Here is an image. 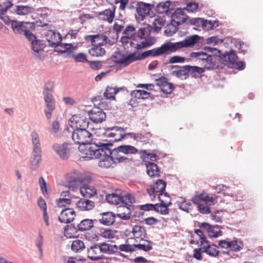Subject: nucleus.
Wrapping results in <instances>:
<instances>
[{
	"label": "nucleus",
	"instance_id": "1",
	"mask_svg": "<svg viewBox=\"0 0 263 263\" xmlns=\"http://www.w3.org/2000/svg\"><path fill=\"white\" fill-rule=\"evenodd\" d=\"M199 39L198 35H193L176 43L166 42L160 47L147 50L141 53H135V60L136 61L144 60L148 57H155L163 54H168L175 52L182 48L192 47L197 43Z\"/></svg>",
	"mask_w": 263,
	"mask_h": 263
},
{
	"label": "nucleus",
	"instance_id": "43",
	"mask_svg": "<svg viewBox=\"0 0 263 263\" xmlns=\"http://www.w3.org/2000/svg\"><path fill=\"white\" fill-rule=\"evenodd\" d=\"M85 248V245L82 240L76 239L72 241L71 249L73 252L79 253L84 250Z\"/></svg>",
	"mask_w": 263,
	"mask_h": 263
},
{
	"label": "nucleus",
	"instance_id": "14",
	"mask_svg": "<svg viewBox=\"0 0 263 263\" xmlns=\"http://www.w3.org/2000/svg\"><path fill=\"white\" fill-rule=\"evenodd\" d=\"M191 58H195L203 61L205 64L204 66L208 68H210L214 66L213 62V56L209 55L203 52H193L190 53Z\"/></svg>",
	"mask_w": 263,
	"mask_h": 263
},
{
	"label": "nucleus",
	"instance_id": "24",
	"mask_svg": "<svg viewBox=\"0 0 263 263\" xmlns=\"http://www.w3.org/2000/svg\"><path fill=\"white\" fill-rule=\"evenodd\" d=\"M60 196L59 199L56 200V204L58 207L62 208L71 204L72 200L69 191L62 192Z\"/></svg>",
	"mask_w": 263,
	"mask_h": 263
},
{
	"label": "nucleus",
	"instance_id": "41",
	"mask_svg": "<svg viewBox=\"0 0 263 263\" xmlns=\"http://www.w3.org/2000/svg\"><path fill=\"white\" fill-rule=\"evenodd\" d=\"M201 228L205 230L210 237H217L221 235V231H216L214 228L207 223H202Z\"/></svg>",
	"mask_w": 263,
	"mask_h": 263
},
{
	"label": "nucleus",
	"instance_id": "61",
	"mask_svg": "<svg viewBox=\"0 0 263 263\" xmlns=\"http://www.w3.org/2000/svg\"><path fill=\"white\" fill-rule=\"evenodd\" d=\"M208 194L202 192L199 195H196L192 198V201L195 204H199L200 201L205 202Z\"/></svg>",
	"mask_w": 263,
	"mask_h": 263
},
{
	"label": "nucleus",
	"instance_id": "57",
	"mask_svg": "<svg viewBox=\"0 0 263 263\" xmlns=\"http://www.w3.org/2000/svg\"><path fill=\"white\" fill-rule=\"evenodd\" d=\"M54 85L53 83L48 82L45 84L44 89L43 91L44 97L53 96L52 95Z\"/></svg>",
	"mask_w": 263,
	"mask_h": 263
},
{
	"label": "nucleus",
	"instance_id": "5",
	"mask_svg": "<svg viewBox=\"0 0 263 263\" xmlns=\"http://www.w3.org/2000/svg\"><path fill=\"white\" fill-rule=\"evenodd\" d=\"M79 149L83 155V157L86 160H89L98 159L101 155V153H103L104 148H103V145L99 146L89 143L85 145L80 146Z\"/></svg>",
	"mask_w": 263,
	"mask_h": 263
},
{
	"label": "nucleus",
	"instance_id": "22",
	"mask_svg": "<svg viewBox=\"0 0 263 263\" xmlns=\"http://www.w3.org/2000/svg\"><path fill=\"white\" fill-rule=\"evenodd\" d=\"M136 34V29L132 25H128L123 32V35L121 37L120 41L123 44L133 42L132 37Z\"/></svg>",
	"mask_w": 263,
	"mask_h": 263
},
{
	"label": "nucleus",
	"instance_id": "20",
	"mask_svg": "<svg viewBox=\"0 0 263 263\" xmlns=\"http://www.w3.org/2000/svg\"><path fill=\"white\" fill-rule=\"evenodd\" d=\"M205 242H207V240L202 230L200 229L196 230L195 233L191 235L190 240V244H199L200 246H202L205 244Z\"/></svg>",
	"mask_w": 263,
	"mask_h": 263
},
{
	"label": "nucleus",
	"instance_id": "34",
	"mask_svg": "<svg viewBox=\"0 0 263 263\" xmlns=\"http://www.w3.org/2000/svg\"><path fill=\"white\" fill-rule=\"evenodd\" d=\"M132 233L136 239L138 238L141 240L146 237L147 234L145 229L139 225H136L133 228Z\"/></svg>",
	"mask_w": 263,
	"mask_h": 263
},
{
	"label": "nucleus",
	"instance_id": "32",
	"mask_svg": "<svg viewBox=\"0 0 263 263\" xmlns=\"http://www.w3.org/2000/svg\"><path fill=\"white\" fill-rule=\"evenodd\" d=\"M106 199L110 204L114 205L120 204L121 202V191L116 190L115 193L107 195Z\"/></svg>",
	"mask_w": 263,
	"mask_h": 263
},
{
	"label": "nucleus",
	"instance_id": "3",
	"mask_svg": "<svg viewBox=\"0 0 263 263\" xmlns=\"http://www.w3.org/2000/svg\"><path fill=\"white\" fill-rule=\"evenodd\" d=\"M152 31V27L148 24H144L137 32L138 36L140 39H144V41L136 44L130 42V46L137 50H140L152 46L156 42V39L155 37L149 36Z\"/></svg>",
	"mask_w": 263,
	"mask_h": 263
},
{
	"label": "nucleus",
	"instance_id": "8",
	"mask_svg": "<svg viewBox=\"0 0 263 263\" xmlns=\"http://www.w3.org/2000/svg\"><path fill=\"white\" fill-rule=\"evenodd\" d=\"M111 60L117 64L127 66L130 63L135 62V53H129L126 55L121 52H115L111 57Z\"/></svg>",
	"mask_w": 263,
	"mask_h": 263
},
{
	"label": "nucleus",
	"instance_id": "50",
	"mask_svg": "<svg viewBox=\"0 0 263 263\" xmlns=\"http://www.w3.org/2000/svg\"><path fill=\"white\" fill-rule=\"evenodd\" d=\"M134 239L133 238L127 239L126 241L125 244L121 245L119 247V249L121 251L128 252H133L136 251V249L134 248V243L130 244V240H133Z\"/></svg>",
	"mask_w": 263,
	"mask_h": 263
},
{
	"label": "nucleus",
	"instance_id": "48",
	"mask_svg": "<svg viewBox=\"0 0 263 263\" xmlns=\"http://www.w3.org/2000/svg\"><path fill=\"white\" fill-rule=\"evenodd\" d=\"M165 23V20L163 17H157L155 18L153 23L152 30L155 32H159L164 25Z\"/></svg>",
	"mask_w": 263,
	"mask_h": 263
},
{
	"label": "nucleus",
	"instance_id": "12",
	"mask_svg": "<svg viewBox=\"0 0 263 263\" xmlns=\"http://www.w3.org/2000/svg\"><path fill=\"white\" fill-rule=\"evenodd\" d=\"M52 148L63 159H67L69 157L71 149V144L66 143L62 144L55 143L52 145Z\"/></svg>",
	"mask_w": 263,
	"mask_h": 263
},
{
	"label": "nucleus",
	"instance_id": "63",
	"mask_svg": "<svg viewBox=\"0 0 263 263\" xmlns=\"http://www.w3.org/2000/svg\"><path fill=\"white\" fill-rule=\"evenodd\" d=\"M179 208L186 212H189L192 209V206L190 202L183 201L179 204Z\"/></svg>",
	"mask_w": 263,
	"mask_h": 263
},
{
	"label": "nucleus",
	"instance_id": "7",
	"mask_svg": "<svg viewBox=\"0 0 263 263\" xmlns=\"http://www.w3.org/2000/svg\"><path fill=\"white\" fill-rule=\"evenodd\" d=\"M218 245L223 253H229L230 251L238 252L243 247V243L241 241H238L237 239L231 241L227 240H222L219 241Z\"/></svg>",
	"mask_w": 263,
	"mask_h": 263
},
{
	"label": "nucleus",
	"instance_id": "52",
	"mask_svg": "<svg viewBox=\"0 0 263 263\" xmlns=\"http://www.w3.org/2000/svg\"><path fill=\"white\" fill-rule=\"evenodd\" d=\"M119 149L123 153V154H134L137 153L138 150L133 146L131 145H121L119 146Z\"/></svg>",
	"mask_w": 263,
	"mask_h": 263
},
{
	"label": "nucleus",
	"instance_id": "55",
	"mask_svg": "<svg viewBox=\"0 0 263 263\" xmlns=\"http://www.w3.org/2000/svg\"><path fill=\"white\" fill-rule=\"evenodd\" d=\"M158 198L160 202V203L164 204L166 205H170L172 204L171 198L166 193H161L158 195Z\"/></svg>",
	"mask_w": 263,
	"mask_h": 263
},
{
	"label": "nucleus",
	"instance_id": "6",
	"mask_svg": "<svg viewBox=\"0 0 263 263\" xmlns=\"http://www.w3.org/2000/svg\"><path fill=\"white\" fill-rule=\"evenodd\" d=\"M72 138L80 146L85 145L92 141V135L86 128L74 129L72 132Z\"/></svg>",
	"mask_w": 263,
	"mask_h": 263
},
{
	"label": "nucleus",
	"instance_id": "46",
	"mask_svg": "<svg viewBox=\"0 0 263 263\" xmlns=\"http://www.w3.org/2000/svg\"><path fill=\"white\" fill-rule=\"evenodd\" d=\"M171 5V3L170 1L160 3L157 6V11L159 13H165L169 15Z\"/></svg>",
	"mask_w": 263,
	"mask_h": 263
},
{
	"label": "nucleus",
	"instance_id": "36",
	"mask_svg": "<svg viewBox=\"0 0 263 263\" xmlns=\"http://www.w3.org/2000/svg\"><path fill=\"white\" fill-rule=\"evenodd\" d=\"M146 165L147 174L149 176L155 177L160 176V171L155 163L149 162Z\"/></svg>",
	"mask_w": 263,
	"mask_h": 263
},
{
	"label": "nucleus",
	"instance_id": "56",
	"mask_svg": "<svg viewBox=\"0 0 263 263\" xmlns=\"http://www.w3.org/2000/svg\"><path fill=\"white\" fill-rule=\"evenodd\" d=\"M170 205H164V204H156L155 211L161 215H166L168 214L170 210L168 207Z\"/></svg>",
	"mask_w": 263,
	"mask_h": 263
},
{
	"label": "nucleus",
	"instance_id": "40",
	"mask_svg": "<svg viewBox=\"0 0 263 263\" xmlns=\"http://www.w3.org/2000/svg\"><path fill=\"white\" fill-rule=\"evenodd\" d=\"M100 246L102 253L112 254L116 253L118 251V247L116 245L103 242L100 243Z\"/></svg>",
	"mask_w": 263,
	"mask_h": 263
},
{
	"label": "nucleus",
	"instance_id": "27",
	"mask_svg": "<svg viewBox=\"0 0 263 263\" xmlns=\"http://www.w3.org/2000/svg\"><path fill=\"white\" fill-rule=\"evenodd\" d=\"M44 100L46 103L47 109L45 110L46 117L48 119H50L52 116V111L55 108V100L53 96L45 97Z\"/></svg>",
	"mask_w": 263,
	"mask_h": 263
},
{
	"label": "nucleus",
	"instance_id": "33",
	"mask_svg": "<svg viewBox=\"0 0 263 263\" xmlns=\"http://www.w3.org/2000/svg\"><path fill=\"white\" fill-rule=\"evenodd\" d=\"M134 246L136 250L147 252L152 249V242L145 239L140 240L139 243H134Z\"/></svg>",
	"mask_w": 263,
	"mask_h": 263
},
{
	"label": "nucleus",
	"instance_id": "15",
	"mask_svg": "<svg viewBox=\"0 0 263 263\" xmlns=\"http://www.w3.org/2000/svg\"><path fill=\"white\" fill-rule=\"evenodd\" d=\"M166 182L161 179L158 180L152 186L151 190H147L148 194L152 200L156 197V193H162L165 189Z\"/></svg>",
	"mask_w": 263,
	"mask_h": 263
},
{
	"label": "nucleus",
	"instance_id": "19",
	"mask_svg": "<svg viewBox=\"0 0 263 263\" xmlns=\"http://www.w3.org/2000/svg\"><path fill=\"white\" fill-rule=\"evenodd\" d=\"M115 9L114 7L112 9H106L99 12L97 15L98 19L109 24L112 23L115 16Z\"/></svg>",
	"mask_w": 263,
	"mask_h": 263
},
{
	"label": "nucleus",
	"instance_id": "11",
	"mask_svg": "<svg viewBox=\"0 0 263 263\" xmlns=\"http://www.w3.org/2000/svg\"><path fill=\"white\" fill-rule=\"evenodd\" d=\"M152 7V6L149 4L142 2H138L136 7L137 20L143 21L146 16L149 15Z\"/></svg>",
	"mask_w": 263,
	"mask_h": 263
},
{
	"label": "nucleus",
	"instance_id": "18",
	"mask_svg": "<svg viewBox=\"0 0 263 263\" xmlns=\"http://www.w3.org/2000/svg\"><path fill=\"white\" fill-rule=\"evenodd\" d=\"M76 217V213L73 209L66 208L62 211L59 216L60 222L69 223L72 222Z\"/></svg>",
	"mask_w": 263,
	"mask_h": 263
},
{
	"label": "nucleus",
	"instance_id": "54",
	"mask_svg": "<svg viewBox=\"0 0 263 263\" xmlns=\"http://www.w3.org/2000/svg\"><path fill=\"white\" fill-rule=\"evenodd\" d=\"M82 179L79 177H72L68 181V187L69 189L74 191L82 182Z\"/></svg>",
	"mask_w": 263,
	"mask_h": 263
},
{
	"label": "nucleus",
	"instance_id": "45",
	"mask_svg": "<svg viewBox=\"0 0 263 263\" xmlns=\"http://www.w3.org/2000/svg\"><path fill=\"white\" fill-rule=\"evenodd\" d=\"M135 202V197L131 194H126L123 195L121 193V202L123 206L130 207Z\"/></svg>",
	"mask_w": 263,
	"mask_h": 263
},
{
	"label": "nucleus",
	"instance_id": "42",
	"mask_svg": "<svg viewBox=\"0 0 263 263\" xmlns=\"http://www.w3.org/2000/svg\"><path fill=\"white\" fill-rule=\"evenodd\" d=\"M33 152H41V144L38 134L33 131L31 134Z\"/></svg>",
	"mask_w": 263,
	"mask_h": 263
},
{
	"label": "nucleus",
	"instance_id": "35",
	"mask_svg": "<svg viewBox=\"0 0 263 263\" xmlns=\"http://www.w3.org/2000/svg\"><path fill=\"white\" fill-rule=\"evenodd\" d=\"M117 215L123 220H127L130 217V209L129 207L120 205L118 208Z\"/></svg>",
	"mask_w": 263,
	"mask_h": 263
},
{
	"label": "nucleus",
	"instance_id": "10",
	"mask_svg": "<svg viewBox=\"0 0 263 263\" xmlns=\"http://www.w3.org/2000/svg\"><path fill=\"white\" fill-rule=\"evenodd\" d=\"M103 148H104L103 153H101V155L98 158L100 159L99 166L101 168H108L111 166L112 162H113L109 156L111 154L110 149L107 144L103 145Z\"/></svg>",
	"mask_w": 263,
	"mask_h": 263
},
{
	"label": "nucleus",
	"instance_id": "37",
	"mask_svg": "<svg viewBox=\"0 0 263 263\" xmlns=\"http://www.w3.org/2000/svg\"><path fill=\"white\" fill-rule=\"evenodd\" d=\"M152 134L149 132L142 130L136 134L135 139L144 143H148L152 140Z\"/></svg>",
	"mask_w": 263,
	"mask_h": 263
},
{
	"label": "nucleus",
	"instance_id": "26",
	"mask_svg": "<svg viewBox=\"0 0 263 263\" xmlns=\"http://www.w3.org/2000/svg\"><path fill=\"white\" fill-rule=\"evenodd\" d=\"M76 206L80 211H88L94 208L95 202L88 199L82 198L77 202Z\"/></svg>",
	"mask_w": 263,
	"mask_h": 263
},
{
	"label": "nucleus",
	"instance_id": "31",
	"mask_svg": "<svg viewBox=\"0 0 263 263\" xmlns=\"http://www.w3.org/2000/svg\"><path fill=\"white\" fill-rule=\"evenodd\" d=\"M41 160V152L37 153L33 152V155L31 157L29 162L30 169L32 171L37 170L40 166Z\"/></svg>",
	"mask_w": 263,
	"mask_h": 263
},
{
	"label": "nucleus",
	"instance_id": "30",
	"mask_svg": "<svg viewBox=\"0 0 263 263\" xmlns=\"http://www.w3.org/2000/svg\"><path fill=\"white\" fill-rule=\"evenodd\" d=\"M202 249L203 252L212 257L217 256L219 253L218 247L215 245L209 244L208 240L207 242H205L202 246Z\"/></svg>",
	"mask_w": 263,
	"mask_h": 263
},
{
	"label": "nucleus",
	"instance_id": "53",
	"mask_svg": "<svg viewBox=\"0 0 263 263\" xmlns=\"http://www.w3.org/2000/svg\"><path fill=\"white\" fill-rule=\"evenodd\" d=\"M177 30L176 24L171 21L170 24L165 27L164 33L168 36H171L176 32Z\"/></svg>",
	"mask_w": 263,
	"mask_h": 263
},
{
	"label": "nucleus",
	"instance_id": "49",
	"mask_svg": "<svg viewBox=\"0 0 263 263\" xmlns=\"http://www.w3.org/2000/svg\"><path fill=\"white\" fill-rule=\"evenodd\" d=\"M185 67L188 69L189 73L195 78L198 77L200 74L204 71V69L203 68L198 66L186 65Z\"/></svg>",
	"mask_w": 263,
	"mask_h": 263
},
{
	"label": "nucleus",
	"instance_id": "16",
	"mask_svg": "<svg viewBox=\"0 0 263 263\" xmlns=\"http://www.w3.org/2000/svg\"><path fill=\"white\" fill-rule=\"evenodd\" d=\"M46 40L49 43V45L52 46H57L61 43L62 37L60 33L54 30H48L45 34Z\"/></svg>",
	"mask_w": 263,
	"mask_h": 263
},
{
	"label": "nucleus",
	"instance_id": "38",
	"mask_svg": "<svg viewBox=\"0 0 263 263\" xmlns=\"http://www.w3.org/2000/svg\"><path fill=\"white\" fill-rule=\"evenodd\" d=\"M110 153L111 154L109 156L114 163L123 162L126 159V158L123 155V153L120 151V149H119V146L116 149H114L112 151H110Z\"/></svg>",
	"mask_w": 263,
	"mask_h": 263
},
{
	"label": "nucleus",
	"instance_id": "13",
	"mask_svg": "<svg viewBox=\"0 0 263 263\" xmlns=\"http://www.w3.org/2000/svg\"><path fill=\"white\" fill-rule=\"evenodd\" d=\"M107 137L110 138V141L117 142L122 139L124 136V130L122 128L114 127L106 132Z\"/></svg>",
	"mask_w": 263,
	"mask_h": 263
},
{
	"label": "nucleus",
	"instance_id": "21",
	"mask_svg": "<svg viewBox=\"0 0 263 263\" xmlns=\"http://www.w3.org/2000/svg\"><path fill=\"white\" fill-rule=\"evenodd\" d=\"M171 17V21L175 24L176 26H179L186 20L187 16L183 9L178 8L172 14Z\"/></svg>",
	"mask_w": 263,
	"mask_h": 263
},
{
	"label": "nucleus",
	"instance_id": "28",
	"mask_svg": "<svg viewBox=\"0 0 263 263\" xmlns=\"http://www.w3.org/2000/svg\"><path fill=\"white\" fill-rule=\"evenodd\" d=\"M157 84L161 90L165 94L171 93L174 89L173 84L168 83L164 79H160L157 80Z\"/></svg>",
	"mask_w": 263,
	"mask_h": 263
},
{
	"label": "nucleus",
	"instance_id": "17",
	"mask_svg": "<svg viewBox=\"0 0 263 263\" xmlns=\"http://www.w3.org/2000/svg\"><path fill=\"white\" fill-rule=\"evenodd\" d=\"M88 115L90 120L96 123H101L106 118L105 113L102 109L98 107L92 108Z\"/></svg>",
	"mask_w": 263,
	"mask_h": 263
},
{
	"label": "nucleus",
	"instance_id": "58",
	"mask_svg": "<svg viewBox=\"0 0 263 263\" xmlns=\"http://www.w3.org/2000/svg\"><path fill=\"white\" fill-rule=\"evenodd\" d=\"M117 233V231L106 229L101 232V235L104 238L112 239L116 237Z\"/></svg>",
	"mask_w": 263,
	"mask_h": 263
},
{
	"label": "nucleus",
	"instance_id": "23",
	"mask_svg": "<svg viewBox=\"0 0 263 263\" xmlns=\"http://www.w3.org/2000/svg\"><path fill=\"white\" fill-rule=\"evenodd\" d=\"M88 257L91 260H98L104 258L100 245L91 246L88 249Z\"/></svg>",
	"mask_w": 263,
	"mask_h": 263
},
{
	"label": "nucleus",
	"instance_id": "47",
	"mask_svg": "<svg viewBox=\"0 0 263 263\" xmlns=\"http://www.w3.org/2000/svg\"><path fill=\"white\" fill-rule=\"evenodd\" d=\"M93 226V222L91 219H85L82 220L78 224V228L81 231L90 230Z\"/></svg>",
	"mask_w": 263,
	"mask_h": 263
},
{
	"label": "nucleus",
	"instance_id": "2",
	"mask_svg": "<svg viewBox=\"0 0 263 263\" xmlns=\"http://www.w3.org/2000/svg\"><path fill=\"white\" fill-rule=\"evenodd\" d=\"M84 39L86 42H90L92 47L88 50V53L95 57L104 55L106 51L104 46L108 43L110 44L107 36L103 34L85 35Z\"/></svg>",
	"mask_w": 263,
	"mask_h": 263
},
{
	"label": "nucleus",
	"instance_id": "64",
	"mask_svg": "<svg viewBox=\"0 0 263 263\" xmlns=\"http://www.w3.org/2000/svg\"><path fill=\"white\" fill-rule=\"evenodd\" d=\"M31 8L28 6H18L16 10V13L18 15H26L30 13Z\"/></svg>",
	"mask_w": 263,
	"mask_h": 263
},
{
	"label": "nucleus",
	"instance_id": "44",
	"mask_svg": "<svg viewBox=\"0 0 263 263\" xmlns=\"http://www.w3.org/2000/svg\"><path fill=\"white\" fill-rule=\"evenodd\" d=\"M131 95L139 100H145L150 97L151 93L146 91L136 89L132 91Z\"/></svg>",
	"mask_w": 263,
	"mask_h": 263
},
{
	"label": "nucleus",
	"instance_id": "25",
	"mask_svg": "<svg viewBox=\"0 0 263 263\" xmlns=\"http://www.w3.org/2000/svg\"><path fill=\"white\" fill-rule=\"evenodd\" d=\"M116 215L111 212L101 214L99 221L104 226H109L115 222Z\"/></svg>",
	"mask_w": 263,
	"mask_h": 263
},
{
	"label": "nucleus",
	"instance_id": "39",
	"mask_svg": "<svg viewBox=\"0 0 263 263\" xmlns=\"http://www.w3.org/2000/svg\"><path fill=\"white\" fill-rule=\"evenodd\" d=\"M31 41V48L34 53L40 54L43 51L45 45L40 40H36V37L33 40H28Z\"/></svg>",
	"mask_w": 263,
	"mask_h": 263
},
{
	"label": "nucleus",
	"instance_id": "9",
	"mask_svg": "<svg viewBox=\"0 0 263 263\" xmlns=\"http://www.w3.org/2000/svg\"><path fill=\"white\" fill-rule=\"evenodd\" d=\"M68 123L69 126L75 129L86 128L88 126L87 117L81 114L73 115L69 120Z\"/></svg>",
	"mask_w": 263,
	"mask_h": 263
},
{
	"label": "nucleus",
	"instance_id": "29",
	"mask_svg": "<svg viewBox=\"0 0 263 263\" xmlns=\"http://www.w3.org/2000/svg\"><path fill=\"white\" fill-rule=\"evenodd\" d=\"M80 192L82 196L86 198L92 197L97 193L96 189L89 184H84L80 187Z\"/></svg>",
	"mask_w": 263,
	"mask_h": 263
},
{
	"label": "nucleus",
	"instance_id": "60",
	"mask_svg": "<svg viewBox=\"0 0 263 263\" xmlns=\"http://www.w3.org/2000/svg\"><path fill=\"white\" fill-rule=\"evenodd\" d=\"M72 57L76 62L84 63L88 62L87 55L84 53L73 54Z\"/></svg>",
	"mask_w": 263,
	"mask_h": 263
},
{
	"label": "nucleus",
	"instance_id": "59",
	"mask_svg": "<svg viewBox=\"0 0 263 263\" xmlns=\"http://www.w3.org/2000/svg\"><path fill=\"white\" fill-rule=\"evenodd\" d=\"M186 66V65H185L181 67L179 70L173 71V73H175V75L179 78H186L189 73L188 69L185 67Z\"/></svg>",
	"mask_w": 263,
	"mask_h": 263
},
{
	"label": "nucleus",
	"instance_id": "4",
	"mask_svg": "<svg viewBox=\"0 0 263 263\" xmlns=\"http://www.w3.org/2000/svg\"><path fill=\"white\" fill-rule=\"evenodd\" d=\"M11 28L15 33L23 34L28 40L35 38V36L32 33L34 30L33 23L13 20L11 22Z\"/></svg>",
	"mask_w": 263,
	"mask_h": 263
},
{
	"label": "nucleus",
	"instance_id": "62",
	"mask_svg": "<svg viewBox=\"0 0 263 263\" xmlns=\"http://www.w3.org/2000/svg\"><path fill=\"white\" fill-rule=\"evenodd\" d=\"M60 51L62 52L68 51L72 52L77 49V47H73L71 44H65L60 46Z\"/></svg>",
	"mask_w": 263,
	"mask_h": 263
},
{
	"label": "nucleus",
	"instance_id": "51",
	"mask_svg": "<svg viewBox=\"0 0 263 263\" xmlns=\"http://www.w3.org/2000/svg\"><path fill=\"white\" fill-rule=\"evenodd\" d=\"M119 92V89L107 87L104 93V96L107 99L115 100V95Z\"/></svg>",
	"mask_w": 263,
	"mask_h": 263
}]
</instances>
